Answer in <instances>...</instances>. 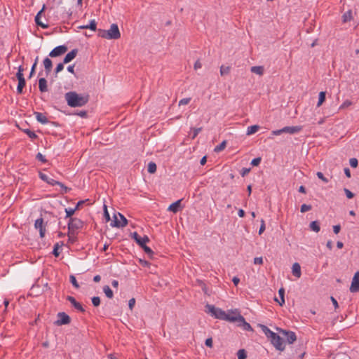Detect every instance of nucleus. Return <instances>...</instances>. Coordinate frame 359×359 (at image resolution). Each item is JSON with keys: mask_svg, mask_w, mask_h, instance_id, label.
Returning a JSON list of instances; mask_svg holds the SVG:
<instances>
[{"mask_svg": "<svg viewBox=\"0 0 359 359\" xmlns=\"http://www.w3.org/2000/svg\"><path fill=\"white\" fill-rule=\"evenodd\" d=\"M68 106L71 107H83L89 101L88 94H78L75 91H69L65 95Z\"/></svg>", "mask_w": 359, "mask_h": 359, "instance_id": "1", "label": "nucleus"}, {"mask_svg": "<svg viewBox=\"0 0 359 359\" xmlns=\"http://www.w3.org/2000/svg\"><path fill=\"white\" fill-rule=\"evenodd\" d=\"M260 327L263 332L265 334L266 337L270 340L271 343L277 350L280 351L285 350V342L281 337L271 331L266 325H260Z\"/></svg>", "mask_w": 359, "mask_h": 359, "instance_id": "2", "label": "nucleus"}, {"mask_svg": "<svg viewBox=\"0 0 359 359\" xmlns=\"http://www.w3.org/2000/svg\"><path fill=\"white\" fill-rule=\"evenodd\" d=\"M206 312L210 313L212 316L215 318L224 320L226 318V313L224 311L219 308L215 307L214 305L207 304L205 306Z\"/></svg>", "mask_w": 359, "mask_h": 359, "instance_id": "3", "label": "nucleus"}, {"mask_svg": "<svg viewBox=\"0 0 359 359\" xmlns=\"http://www.w3.org/2000/svg\"><path fill=\"white\" fill-rule=\"evenodd\" d=\"M303 129V126H285L280 130H273L272 134L273 135H280L282 133H290V134H295L298 133Z\"/></svg>", "mask_w": 359, "mask_h": 359, "instance_id": "4", "label": "nucleus"}, {"mask_svg": "<svg viewBox=\"0 0 359 359\" xmlns=\"http://www.w3.org/2000/svg\"><path fill=\"white\" fill-rule=\"evenodd\" d=\"M68 50L65 45H60L54 48L50 53L49 56L51 57H56L64 55Z\"/></svg>", "mask_w": 359, "mask_h": 359, "instance_id": "5", "label": "nucleus"}, {"mask_svg": "<svg viewBox=\"0 0 359 359\" xmlns=\"http://www.w3.org/2000/svg\"><path fill=\"white\" fill-rule=\"evenodd\" d=\"M83 226V222L78 218H72L71 217L68 222V229L69 231H74L78 230Z\"/></svg>", "mask_w": 359, "mask_h": 359, "instance_id": "6", "label": "nucleus"}, {"mask_svg": "<svg viewBox=\"0 0 359 359\" xmlns=\"http://www.w3.org/2000/svg\"><path fill=\"white\" fill-rule=\"evenodd\" d=\"M39 177L44 182H46L48 184H50V185H55V184H58L60 185L62 189H64L65 190V192L67 191V187H66L63 184H62L61 182H58V181H56L52 178H50L47 175L41 172H39Z\"/></svg>", "mask_w": 359, "mask_h": 359, "instance_id": "7", "label": "nucleus"}, {"mask_svg": "<svg viewBox=\"0 0 359 359\" xmlns=\"http://www.w3.org/2000/svg\"><path fill=\"white\" fill-rule=\"evenodd\" d=\"M107 34L109 36V39H119L121 37V33L118 25L116 24H112Z\"/></svg>", "mask_w": 359, "mask_h": 359, "instance_id": "8", "label": "nucleus"}, {"mask_svg": "<svg viewBox=\"0 0 359 359\" xmlns=\"http://www.w3.org/2000/svg\"><path fill=\"white\" fill-rule=\"evenodd\" d=\"M279 332L286 338L288 344H292L297 340L296 334L292 331L279 329Z\"/></svg>", "mask_w": 359, "mask_h": 359, "instance_id": "9", "label": "nucleus"}, {"mask_svg": "<svg viewBox=\"0 0 359 359\" xmlns=\"http://www.w3.org/2000/svg\"><path fill=\"white\" fill-rule=\"evenodd\" d=\"M131 238L135 241V242L140 248L147 243L149 242V238L147 236L141 237L136 231L131 233Z\"/></svg>", "mask_w": 359, "mask_h": 359, "instance_id": "10", "label": "nucleus"}, {"mask_svg": "<svg viewBox=\"0 0 359 359\" xmlns=\"http://www.w3.org/2000/svg\"><path fill=\"white\" fill-rule=\"evenodd\" d=\"M57 320L55 322L57 325H67L70 323V317L65 312H60L57 314Z\"/></svg>", "mask_w": 359, "mask_h": 359, "instance_id": "11", "label": "nucleus"}, {"mask_svg": "<svg viewBox=\"0 0 359 359\" xmlns=\"http://www.w3.org/2000/svg\"><path fill=\"white\" fill-rule=\"evenodd\" d=\"M350 291L351 292H359V271H357L352 279V282L350 287Z\"/></svg>", "mask_w": 359, "mask_h": 359, "instance_id": "12", "label": "nucleus"}, {"mask_svg": "<svg viewBox=\"0 0 359 359\" xmlns=\"http://www.w3.org/2000/svg\"><path fill=\"white\" fill-rule=\"evenodd\" d=\"M238 325L240 326V327H242L244 330H246V331H253V329L251 327V325H250V323H247L245 321V318L243 316L240 315V314H238Z\"/></svg>", "mask_w": 359, "mask_h": 359, "instance_id": "13", "label": "nucleus"}, {"mask_svg": "<svg viewBox=\"0 0 359 359\" xmlns=\"http://www.w3.org/2000/svg\"><path fill=\"white\" fill-rule=\"evenodd\" d=\"M118 215L121 217L122 222H121L120 221H118L117 219V217H116V216L115 215H114V220L113 221V223L111 224V225L113 226H116V227H123V226H126L128 224V220L126 219V218L123 215L118 213Z\"/></svg>", "mask_w": 359, "mask_h": 359, "instance_id": "14", "label": "nucleus"}, {"mask_svg": "<svg viewBox=\"0 0 359 359\" xmlns=\"http://www.w3.org/2000/svg\"><path fill=\"white\" fill-rule=\"evenodd\" d=\"M66 299L78 311L81 312H85V309L82 306V305L78 302L76 299L72 296H67Z\"/></svg>", "mask_w": 359, "mask_h": 359, "instance_id": "15", "label": "nucleus"}, {"mask_svg": "<svg viewBox=\"0 0 359 359\" xmlns=\"http://www.w3.org/2000/svg\"><path fill=\"white\" fill-rule=\"evenodd\" d=\"M78 51L77 48H74L69 52L63 58V63L67 64L73 60L77 55Z\"/></svg>", "mask_w": 359, "mask_h": 359, "instance_id": "16", "label": "nucleus"}, {"mask_svg": "<svg viewBox=\"0 0 359 359\" xmlns=\"http://www.w3.org/2000/svg\"><path fill=\"white\" fill-rule=\"evenodd\" d=\"M184 208V203H171L168 208V211L177 213Z\"/></svg>", "mask_w": 359, "mask_h": 359, "instance_id": "17", "label": "nucleus"}, {"mask_svg": "<svg viewBox=\"0 0 359 359\" xmlns=\"http://www.w3.org/2000/svg\"><path fill=\"white\" fill-rule=\"evenodd\" d=\"M43 63L45 68L46 74V75H48L52 70L53 62L50 58L46 57L43 60Z\"/></svg>", "mask_w": 359, "mask_h": 359, "instance_id": "18", "label": "nucleus"}, {"mask_svg": "<svg viewBox=\"0 0 359 359\" xmlns=\"http://www.w3.org/2000/svg\"><path fill=\"white\" fill-rule=\"evenodd\" d=\"M78 28L81 29H89L92 31H96L97 22H95V20H92L88 25H81V26L78 27Z\"/></svg>", "mask_w": 359, "mask_h": 359, "instance_id": "19", "label": "nucleus"}, {"mask_svg": "<svg viewBox=\"0 0 359 359\" xmlns=\"http://www.w3.org/2000/svg\"><path fill=\"white\" fill-rule=\"evenodd\" d=\"M39 88L41 93L48 91L47 81L45 78H40L39 79Z\"/></svg>", "mask_w": 359, "mask_h": 359, "instance_id": "20", "label": "nucleus"}, {"mask_svg": "<svg viewBox=\"0 0 359 359\" xmlns=\"http://www.w3.org/2000/svg\"><path fill=\"white\" fill-rule=\"evenodd\" d=\"M292 274L295 277H297V278L301 277V275H302L301 266L299 263L296 262V263L293 264L292 267Z\"/></svg>", "mask_w": 359, "mask_h": 359, "instance_id": "21", "label": "nucleus"}, {"mask_svg": "<svg viewBox=\"0 0 359 359\" xmlns=\"http://www.w3.org/2000/svg\"><path fill=\"white\" fill-rule=\"evenodd\" d=\"M34 115L38 122L42 124H46L48 122V118L43 114L41 112H34Z\"/></svg>", "mask_w": 359, "mask_h": 359, "instance_id": "22", "label": "nucleus"}, {"mask_svg": "<svg viewBox=\"0 0 359 359\" xmlns=\"http://www.w3.org/2000/svg\"><path fill=\"white\" fill-rule=\"evenodd\" d=\"M278 294H279L280 300H278V299L276 297L275 301L278 302L280 306H283V304H285V298H284L285 289L283 287H281L279 289Z\"/></svg>", "mask_w": 359, "mask_h": 359, "instance_id": "23", "label": "nucleus"}, {"mask_svg": "<svg viewBox=\"0 0 359 359\" xmlns=\"http://www.w3.org/2000/svg\"><path fill=\"white\" fill-rule=\"evenodd\" d=\"M250 70L252 73L262 76L264 74V68L263 66H253Z\"/></svg>", "mask_w": 359, "mask_h": 359, "instance_id": "24", "label": "nucleus"}, {"mask_svg": "<svg viewBox=\"0 0 359 359\" xmlns=\"http://www.w3.org/2000/svg\"><path fill=\"white\" fill-rule=\"evenodd\" d=\"M83 203H76V205L74 208H66L65 209V212H66V217H70L71 218V216L74 215V212L78 210L80 207L81 205H82Z\"/></svg>", "mask_w": 359, "mask_h": 359, "instance_id": "25", "label": "nucleus"}, {"mask_svg": "<svg viewBox=\"0 0 359 359\" xmlns=\"http://www.w3.org/2000/svg\"><path fill=\"white\" fill-rule=\"evenodd\" d=\"M18 84L17 86V93L18 94H22L23 93V88L26 85V81H25V79L18 80Z\"/></svg>", "mask_w": 359, "mask_h": 359, "instance_id": "26", "label": "nucleus"}, {"mask_svg": "<svg viewBox=\"0 0 359 359\" xmlns=\"http://www.w3.org/2000/svg\"><path fill=\"white\" fill-rule=\"evenodd\" d=\"M326 99V92L321 91L319 93L318 95V102L317 103V107H320L323 104V103L325 101Z\"/></svg>", "mask_w": 359, "mask_h": 359, "instance_id": "27", "label": "nucleus"}, {"mask_svg": "<svg viewBox=\"0 0 359 359\" xmlns=\"http://www.w3.org/2000/svg\"><path fill=\"white\" fill-rule=\"evenodd\" d=\"M309 226L312 231H313L316 233L320 231V224L318 221L311 222L310 223Z\"/></svg>", "mask_w": 359, "mask_h": 359, "instance_id": "28", "label": "nucleus"}, {"mask_svg": "<svg viewBox=\"0 0 359 359\" xmlns=\"http://www.w3.org/2000/svg\"><path fill=\"white\" fill-rule=\"evenodd\" d=\"M103 292H104L105 295L109 299H111L114 297L113 291L111 290L109 285H104L103 287Z\"/></svg>", "mask_w": 359, "mask_h": 359, "instance_id": "29", "label": "nucleus"}, {"mask_svg": "<svg viewBox=\"0 0 359 359\" xmlns=\"http://www.w3.org/2000/svg\"><path fill=\"white\" fill-rule=\"evenodd\" d=\"M259 126L258 125H252L248 128L247 135H250L258 131Z\"/></svg>", "mask_w": 359, "mask_h": 359, "instance_id": "30", "label": "nucleus"}, {"mask_svg": "<svg viewBox=\"0 0 359 359\" xmlns=\"http://www.w3.org/2000/svg\"><path fill=\"white\" fill-rule=\"evenodd\" d=\"M226 146V141L224 140L219 145H217L215 147L214 151L217 152V153L220 152L225 149Z\"/></svg>", "mask_w": 359, "mask_h": 359, "instance_id": "31", "label": "nucleus"}, {"mask_svg": "<svg viewBox=\"0 0 359 359\" xmlns=\"http://www.w3.org/2000/svg\"><path fill=\"white\" fill-rule=\"evenodd\" d=\"M34 227L36 229H41L45 227V226L43 225V219L42 217L36 219L34 222Z\"/></svg>", "mask_w": 359, "mask_h": 359, "instance_id": "32", "label": "nucleus"}, {"mask_svg": "<svg viewBox=\"0 0 359 359\" xmlns=\"http://www.w3.org/2000/svg\"><path fill=\"white\" fill-rule=\"evenodd\" d=\"M225 320L233 322V323H238V314L237 316H231L226 313V318L224 319Z\"/></svg>", "mask_w": 359, "mask_h": 359, "instance_id": "33", "label": "nucleus"}, {"mask_svg": "<svg viewBox=\"0 0 359 359\" xmlns=\"http://www.w3.org/2000/svg\"><path fill=\"white\" fill-rule=\"evenodd\" d=\"M352 19V12L351 11H348L347 12L344 13L342 15V21L343 22H346L350 21Z\"/></svg>", "mask_w": 359, "mask_h": 359, "instance_id": "34", "label": "nucleus"}, {"mask_svg": "<svg viewBox=\"0 0 359 359\" xmlns=\"http://www.w3.org/2000/svg\"><path fill=\"white\" fill-rule=\"evenodd\" d=\"M25 134H27L29 138H31L32 140H35V139H37L38 138V136L32 130H29V129H24L22 130Z\"/></svg>", "mask_w": 359, "mask_h": 359, "instance_id": "35", "label": "nucleus"}, {"mask_svg": "<svg viewBox=\"0 0 359 359\" xmlns=\"http://www.w3.org/2000/svg\"><path fill=\"white\" fill-rule=\"evenodd\" d=\"M156 164L154 162H149L147 167V170L149 173L153 174L156 171Z\"/></svg>", "mask_w": 359, "mask_h": 359, "instance_id": "36", "label": "nucleus"}, {"mask_svg": "<svg viewBox=\"0 0 359 359\" xmlns=\"http://www.w3.org/2000/svg\"><path fill=\"white\" fill-rule=\"evenodd\" d=\"M231 67L229 66L222 65L220 67L221 76H225L229 74Z\"/></svg>", "mask_w": 359, "mask_h": 359, "instance_id": "37", "label": "nucleus"}, {"mask_svg": "<svg viewBox=\"0 0 359 359\" xmlns=\"http://www.w3.org/2000/svg\"><path fill=\"white\" fill-rule=\"evenodd\" d=\"M141 248L143 249L144 252L147 253L150 258H151L153 257V255L154 254V251L149 247L146 245V244H144L142 247H141Z\"/></svg>", "mask_w": 359, "mask_h": 359, "instance_id": "38", "label": "nucleus"}, {"mask_svg": "<svg viewBox=\"0 0 359 359\" xmlns=\"http://www.w3.org/2000/svg\"><path fill=\"white\" fill-rule=\"evenodd\" d=\"M35 22L37 26L41 27V28L46 29L48 28V25L47 24H44L41 21V18L38 16H35Z\"/></svg>", "mask_w": 359, "mask_h": 359, "instance_id": "39", "label": "nucleus"}, {"mask_svg": "<svg viewBox=\"0 0 359 359\" xmlns=\"http://www.w3.org/2000/svg\"><path fill=\"white\" fill-rule=\"evenodd\" d=\"M238 359H246L247 352L245 349H240L237 353Z\"/></svg>", "mask_w": 359, "mask_h": 359, "instance_id": "40", "label": "nucleus"}, {"mask_svg": "<svg viewBox=\"0 0 359 359\" xmlns=\"http://www.w3.org/2000/svg\"><path fill=\"white\" fill-rule=\"evenodd\" d=\"M108 33V30H104L102 29H98V36L100 37L109 39V36L107 34Z\"/></svg>", "mask_w": 359, "mask_h": 359, "instance_id": "41", "label": "nucleus"}, {"mask_svg": "<svg viewBox=\"0 0 359 359\" xmlns=\"http://www.w3.org/2000/svg\"><path fill=\"white\" fill-rule=\"evenodd\" d=\"M202 128H191V130L193 131V135L191 136V139H195L198 133L202 130Z\"/></svg>", "mask_w": 359, "mask_h": 359, "instance_id": "42", "label": "nucleus"}, {"mask_svg": "<svg viewBox=\"0 0 359 359\" xmlns=\"http://www.w3.org/2000/svg\"><path fill=\"white\" fill-rule=\"evenodd\" d=\"M65 63H63L62 62H60V63H58L55 69V77H57V74L60 72L61 71L63 70L64 69V65Z\"/></svg>", "mask_w": 359, "mask_h": 359, "instance_id": "43", "label": "nucleus"}, {"mask_svg": "<svg viewBox=\"0 0 359 359\" xmlns=\"http://www.w3.org/2000/svg\"><path fill=\"white\" fill-rule=\"evenodd\" d=\"M62 245V243H61V245L59 244V243H57L55 244L54 245V248H53V254L54 255L55 257H58L59 255H60V252L58 251L59 250V248Z\"/></svg>", "mask_w": 359, "mask_h": 359, "instance_id": "44", "label": "nucleus"}, {"mask_svg": "<svg viewBox=\"0 0 359 359\" xmlns=\"http://www.w3.org/2000/svg\"><path fill=\"white\" fill-rule=\"evenodd\" d=\"M103 209H104V217L106 221L109 222L111 219H110L109 213L108 212V210H107V207L106 205V203H103Z\"/></svg>", "mask_w": 359, "mask_h": 359, "instance_id": "45", "label": "nucleus"}, {"mask_svg": "<svg viewBox=\"0 0 359 359\" xmlns=\"http://www.w3.org/2000/svg\"><path fill=\"white\" fill-rule=\"evenodd\" d=\"M69 280H70V282L73 285V286L76 288H79V285L75 278V276L74 275H71L69 276Z\"/></svg>", "mask_w": 359, "mask_h": 359, "instance_id": "46", "label": "nucleus"}, {"mask_svg": "<svg viewBox=\"0 0 359 359\" xmlns=\"http://www.w3.org/2000/svg\"><path fill=\"white\" fill-rule=\"evenodd\" d=\"M349 164L353 168H355L358 167V161L355 158H351L349 160Z\"/></svg>", "mask_w": 359, "mask_h": 359, "instance_id": "47", "label": "nucleus"}, {"mask_svg": "<svg viewBox=\"0 0 359 359\" xmlns=\"http://www.w3.org/2000/svg\"><path fill=\"white\" fill-rule=\"evenodd\" d=\"M312 209V206L310 204L303 203L301 207V212H305Z\"/></svg>", "mask_w": 359, "mask_h": 359, "instance_id": "48", "label": "nucleus"}, {"mask_svg": "<svg viewBox=\"0 0 359 359\" xmlns=\"http://www.w3.org/2000/svg\"><path fill=\"white\" fill-rule=\"evenodd\" d=\"M92 304L94 306L97 307L100 304V298L99 297H93L92 298Z\"/></svg>", "mask_w": 359, "mask_h": 359, "instance_id": "49", "label": "nucleus"}, {"mask_svg": "<svg viewBox=\"0 0 359 359\" xmlns=\"http://www.w3.org/2000/svg\"><path fill=\"white\" fill-rule=\"evenodd\" d=\"M262 158L261 157L255 158L251 161V165L252 166H258L261 163Z\"/></svg>", "mask_w": 359, "mask_h": 359, "instance_id": "50", "label": "nucleus"}, {"mask_svg": "<svg viewBox=\"0 0 359 359\" xmlns=\"http://www.w3.org/2000/svg\"><path fill=\"white\" fill-rule=\"evenodd\" d=\"M344 192L346 194V197L348 198V199H351L353 198L354 196V194L353 192H351L349 189H346V188H344Z\"/></svg>", "mask_w": 359, "mask_h": 359, "instance_id": "51", "label": "nucleus"}, {"mask_svg": "<svg viewBox=\"0 0 359 359\" xmlns=\"http://www.w3.org/2000/svg\"><path fill=\"white\" fill-rule=\"evenodd\" d=\"M36 158L38 161H41L42 163H46L47 161V160L46 159L45 156L43 155H42L41 153H38L36 154Z\"/></svg>", "mask_w": 359, "mask_h": 359, "instance_id": "52", "label": "nucleus"}, {"mask_svg": "<svg viewBox=\"0 0 359 359\" xmlns=\"http://www.w3.org/2000/svg\"><path fill=\"white\" fill-rule=\"evenodd\" d=\"M190 101H191L190 97L183 98L180 100L179 105L180 106V105L188 104L190 102Z\"/></svg>", "mask_w": 359, "mask_h": 359, "instance_id": "53", "label": "nucleus"}, {"mask_svg": "<svg viewBox=\"0 0 359 359\" xmlns=\"http://www.w3.org/2000/svg\"><path fill=\"white\" fill-rule=\"evenodd\" d=\"M316 175L318 176V177L319 179L322 180L323 182H328V180H327V178H326V177L324 176L323 173H322L321 172H318L316 173Z\"/></svg>", "mask_w": 359, "mask_h": 359, "instance_id": "54", "label": "nucleus"}, {"mask_svg": "<svg viewBox=\"0 0 359 359\" xmlns=\"http://www.w3.org/2000/svg\"><path fill=\"white\" fill-rule=\"evenodd\" d=\"M253 262L255 264L261 265L263 264V258L262 257H255V258H254Z\"/></svg>", "mask_w": 359, "mask_h": 359, "instance_id": "55", "label": "nucleus"}, {"mask_svg": "<svg viewBox=\"0 0 359 359\" xmlns=\"http://www.w3.org/2000/svg\"><path fill=\"white\" fill-rule=\"evenodd\" d=\"M205 344L208 347L212 348L213 345L212 339L211 337L206 339Z\"/></svg>", "mask_w": 359, "mask_h": 359, "instance_id": "56", "label": "nucleus"}, {"mask_svg": "<svg viewBox=\"0 0 359 359\" xmlns=\"http://www.w3.org/2000/svg\"><path fill=\"white\" fill-rule=\"evenodd\" d=\"M36 67V62H34V64L31 68L30 73H29V79L32 78L34 76V74H35Z\"/></svg>", "mask_w": 359, "mask_h": 359, "instance_id": "57", "label": "nucleus"}, {"mask_svg": "<svg viewBox=\"0 0 359 359\" xmlns=\"http://www.w3.org/2000/svg\"><path fill=\"white\" fill-rule=\"evenodd\" d=\"M265 230V223L263 219H262V224L259 229V234L261 235Z\"/></svg>", "mask_w": 359, "mask_h": 359, "instance_id": "58", "label": "nucleus"}, {"mask_svg": "<svg viewBox=\"0 0 359 359\" xmlns=\"http://www.w3.org/2000/svg\"><path fill=\"white\" fill-rule=\"evenodd\" d=\"M135 304V299L134 298H132L128 302V306L130 310H133L134 306Z\"/></svg>", "mask_w": 359, "mask_h": 359, "instance_id": "59", "label": "nucleus"}, {"mask_svg": "<svg viewBox=\"0 0 359 359\" xmlns=\"http://www.w3.org/2000/svg\"><path fill=\"white\" fill-rule=\"evenodd\" d=\"M250 171V168H243L242 170H241V175L244 177L246 175H248Z\"/></svg>", "mask_w": 359, "mask_h": 359, "instance_id": "60", "label": "nucleus"}, {"mask_svg": "<svg viewBox=\"0 0 359 359\" xmlns=\"http://www.w3.org/2000/svg\"><path fill=\"white\" fill-rule=\"evenodd\" d=\"M341 230V226L339 224L333 226V231L334 233L337 234L339 233Z\"/></svg>", "mask_w": 359, "mask_h": 359, "instance_id": "61", "label": "nucleus"}, {"mask_svg": "<svg viewBox=\"0 0 359 359\" xmlns=\"http://www.w3.org/2000/svg\"><path fill=\"white\" fill-rule=\"evenodd\" d=\"M202 67V64L201 62H200L199 60H196V62L194 63V69L195 70H197L198 69H200Z\"/></svg>", "mask_w": 359, "mask_h": 359, "instance_id": "62", "label": "nucleus"}, {"mask_svg": "<svg viewBox=\"0 0 359 359\" xmlns=\"http://www.w3.org/2000/svg\"><path fill=\"white\" fill-rule=\"evenodd\" d=\"M78 116L82 117V118H86L87 117V111H80L76 114Z\"/></svg>", "mask_w": 359, "mask_h": 359, "instance_id": "63", "label": "nucleus"}, {"mask_svg": "<svg viewBox=\"0 0 359 359\" xmlns=\"http://www.w3.org/2000/svg\"><path fill=\"white\" fill-rule=\"evenodd\" d=\"M140 263L143 266L148 267V266H150V263L148 261H146V260L140 259Z\"/></svg>", "mask_w": 359, "mask_h": 359, "instance_id": "64", "label": "nucleus"}]
</instances>
